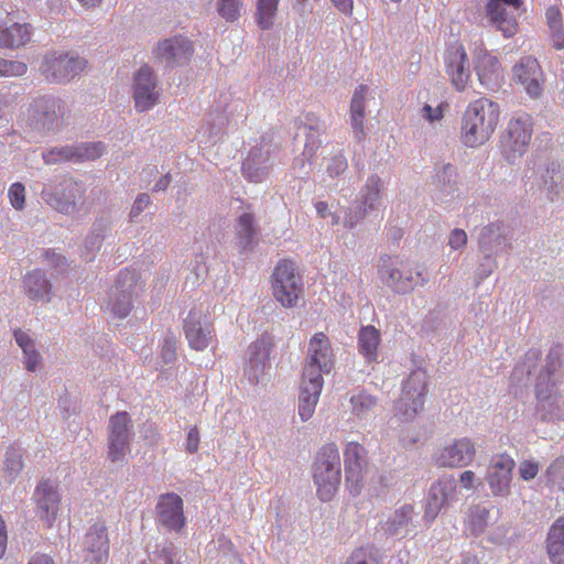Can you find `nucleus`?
<instances>
[{"label":"nucleus","mask_w":564,"mask_h":564,"mask_svg":"<svg viewBox=\"0 0 564 564\" xmlns=\"http://www.w3.org/2000/svg\"><path fill=\"white\" fill-rule=\"evenodd\" d=\"M132 437L131 419L128 412L119 411L111 415L108 424V458L112 462L123 460L130 453Z\"/></svg>","instance_id":"obj_6"},{"label":"nucleus","mask_w":564,"mask_h":564,"mask_svg":"<svg viewBox=\"0 0 564 564\" xmlns=\"http://www.w3.org/2000/svg\"><path fill=\"white\" fill-rule=\"evenodd\" d=\"M445 105L442 104V105H438L436 108H433L432 106L430 105H425L424 106V112L426 115V118L430 120V121H434V120H440L443 118V107Z\"/></svg>","instance_id":"obj_58"},{"label":"nucleus","mask_w":564,"mask_h":564,"mask_svg":"<svg viewBox=\"0 0 564 564\" xmlns=\"http://www.w3.org/2000/svg\"><path fill=\"white\" fill-rule=\"evenodd\" d=\"M85 561L88 564H106L109 553V539L104 523H95L84 538Z\"/></svg>","instance_id":"obj_21"},{"label":"nucleus","mask_w":564,"mask_h":564,"mask_svg":"<svg viewBox=\"0 0 564 564\" xmlns=\"http://www.w3.org/2000/svg\"><path fill=\"white\" fill-rule=\"evenodd\" d=\"M242 173L251 182H261L264 176V170L254 166V160L248 156L242 163Z\"/></svg>","instance_id":"obj_46"},{"label":"nucleus","mask_w":564,"mask_h":564,"mask_svg":"<svg viewBox=\"0 0 564 564\" xmlns=\"http://www.w3.org/2000/svg\"><path fill=\"white\" fill-rule=\"evenodd\" d=\"M367 193L364 195L362 200V214L364 216L367 213V209H372L379 203L380 199V191H381V181L378 176L373 175L368 178L366 185Z\"/></svg>","instance_id":"obj_40"},{"label":"nucleus","mask_w":564,"mask_h":564,"mask_svg":"<svg viewBox=\"0 0 564 564\" xmlns=\"http://www.w3.org/2000/svg\"><path fill=\"white\" fill-rule=\"evenodd\" d=\"M14 338L25 355V368L34 371L40 364V354L34 349L33 340L21 329L14 332Z\"/></svg>","instance_id":"obj_38"},{"label":"nucleus","mask_w":564,"mask_h":564,"mask_svg":"<svg viewBox=\"0 0 564 564\" xmlns=\"http://www.w3.org/2000/svg\"><path fill=\"white\" fill-rule=\"evenodd\" d=\"M333 368V350L328 337L316 333L308 343L307 357L303 369L304 378L323 379V373Z\"/></svg>","instance_id":"obj_8"},{"label":"nucleus","mask_w":564,"mask_h":564,"mask_svg":"<svg viewBox=\"0 0 564 564\" xmlns=\"http://www.w3.org/2000/svg\"><path fill=\"white\" fill-rule=\"evenodd\" d=\"M31 39V28L19 23L11 13L0 20V47L17 48L25 45Z\"/></svg>","instance_id":"obj_25"},{"label":"nucleus","mask_w":564,"mask_h":564,"mask_svg":"<svg viewBox=\"0 0 564 564\" xmlns=\"http://www.w3.org/2000/svg\"><path fill=\"white\" fill-rule=\"evenodd\" d=\"M456 491V480L453 476H448L434 482L430 489L425 514L429 521H433L441 512L444 506L448 503Z\"/></svg>","instance_id":"obj_24"},{"label":"nucleus","mask_w":564,"mask_h":564,"mask_svg":"<svg viewBox=\"0 0 564 564\" xmlns=\"http://www.w3.org/2000/svg\"><path fill=\"white\" fill-rule=\"evenodd\" d=\"M28 66L18 61L0 58V76H22L26 73Z\"/></svg>","instance_id":"obj_44"},{"label":"nucleus","mask_w":564,"mask_h":564,"mask_svg":"<svg viewBox=\"0 0 564 564\" xmlns=\"http://www.w3.org/2000/svg\"><path fill=\"white\" fill-rule=\"evenodd\" d=\"M444 70L449 83L458 93L470 85L471 70L468 54L462 43L451 44L444 54Z\"/></svg>","instance_id":"obj_9"},{"label":"nucleus","mask_w":564,"mask_h":564,"mask_svg":"<svg viewBox=\"0 0 564 564\" xmlns=\"http://www.w3.org/2000/svg\"><path fill=\"white\" fill-rule=\"evenodd\" d=\"M380 344V332L372 325L364 326L358 334V347L367 361H376Z\"/></svg>","instance_id":"obj_31"},{"label":"nucleus","mask_w":564,"mask_h":564,"mask_svg":"<svg viewBox=\"0 0 564 564\" xmlns=\"http://www.w3.org/2000/svg\"><path fill=\"white\" fill-rule=\"evenodd\" d=\"M322 389L323 379L304 378L302 376L299 395V414L302 421H307L313 416Z\"/></svg>","instance_id":"obj_28"},{"label":"nucleus","mask_w":564,"mask_h":564,"mask_svg":"<svg viewBox=\"0 0 564 564\" xmlns=\"http://www.w3.org/2000/svg\"><path fill=\"white\" fill-rule=\"evenodd\" d=\"M546 552L553 564H564V517L558 518L550 528Z\"/></svg>","instance_id":"obj_30"},{"label":"nucleus","mask_w":564,"mask_h":564,"mask_svg":"<svg viewBox=\"0 0 564 564\" xmlns=\"http://www.w3.org/2000/svg\"><path fill=\"white\" fill-rule=\"evenodd\" d=\"M4 465L10 476L18 474L23 467L21 455L13 451L10 452L6 458Z\"/></svg>","instance_id":"obj_50"},{"label":"nucleus","mask_w":564,"mask_h":564,"mask_svg":"<svg viewBox=\"0 0 564 564\" xmlns=\"http://www.w3.org/2000/svg\"><path fill=\"white\" fill-rule=\"evenodd\" d=\"M489 510L479 506L469 509L467 530L474 534H481L488 524Z\"/></svg>","instance_id":"obj_39"},{"label":"nucleus","mask_w":564,"mask_h":564,"mask_svg":"<svg viewBox=\"0 0 564 564\" xmlns=\"http://www.w3.org/2000/svg\"><path fill=\"white\" fill-rule=\"evenodd\" d=\"M271 341L268 337H261L249 346V371L251 376L258 378L264 372L269 361Z\"/></svg>","instance_id":"obj_29"},{"label":"nucleus","mask_w":564,"mask_h":564,"mask_svg":"<svg viewBox=\"0 0 564 564\" xmlns=\"http://www.w3.org/2000/svg\"><path fill=\"white\" fill-rule=\"evenodd\" d=\"M280 0H257L256 21L261 30L273 26Z\"/></svg>","instance_id":"obj_37"},{"label":"nucleus","mask_w":564,"mask_h":564,"mask_svg":"<svg viewBox=\"0 0 564 564\" xmlns=\"http://www.w3.org/2000/svg\"><path fill=\"white\" fill-rule=\"evenodd\" d=\"M381 272L387 274V284L397 292H408L425 281V270L420 265L409 268L408 264L401 263V268L384 269L383 264Z\"/></svg>","instance_id":"obj_22"},{"label":"nucleus","mask_w":564,"mask_h":564,"mask_svg":"<svg viewBox=\"0 0 564 564\" xmlns=\"http://www.w3.org/2000/svg\"><path fill=\"white\" fill-rule=\"evenodd\" d=\"M193 51L188 40L177 36L160 42L155 48V55L167 64H181L191 58Z\"/></svg>","instance_id":"obj_27"},{"label":"nucleus","mask_w":564,"mask_h":564,"mask_svg":"<svg viewBox=\"0 0 564 564\" xmlns=\"http://www.w3.org/2000/svg\"><path fill=\"white\" fill-rule=\"evenodd\" d=\"M347 169V162L343 156L334 158L332 164L327 167L330 176H337Z\"/></svg>","instance_id":"obj_55"},{"label":"nucleus","mask_w":564,"mask_h":564,"mask_svg":"<svg viewBox=\"0 0 564 564\" xmlns=\"http://www.w3.org/2000/svg\"><path fill=\"white\" fill-rule=\"evenodd\" d=\"M491 234H495V226L491 225V226H488L486 228L482 229V232L480 235V239H479V242L480 245H484L486 242V239L491 235Z\"/></svg>","instance_id":"obj_63"},{"label":"nucleus","mask_w":564,"mask_h":564,"mask_svg":"<svg viewBox=\"0 0 564 564\" xmlns=\"http://www.w3.org/2000/svg\"><path fill=\"white\" fill-rule=\"evenodd\" d=\"M87 67V61L74 53L53 52L47 54L40 67L51 83H67Z\"/></svg>","instance_id":"obj_4"},{"label":"nucleus","mask_w":564,"mask_h":564,"mask_svg":"<svg viewBox=\"0 0 564 564\" xmlns=\"http://www.w3.org/2000/svg\"><path fill=\"white\" fill-rule=\"evenodd\" d=\"M9 199L15 209H22L25 202V188L21 183H14L9 188Z\"/></svg>","instance_id":"obj_45"},{"label":"nucleus","mask_w":564,"mask_h":564,"mask_svg":"<svg viewBox=\"0 0 564 564\" xmlns=\"http://www.w3.org/2000/svg\"><path fill=\"white\" fill-rule=\"evenodd\" d=\"M101 1L102 0H78V2L87 9L98 7L101 3Z\"/></svg>","instance_id":"obj_64"},{"label":"nucleus","mask_w":564,"mask_h":564,"mask_svg":"<svg viewBox=\"0 0 564 564\" xmlns=\"http://www.w3.org/2000/svg\"><path fill=\"white\" fill-rule=\"evenodd\" d=\"M104 152L101 142L83 143L78 147H65L59 150L48 152L44 159L46 163H56L62 160H95Z\"/></svg>","instance_id":"obj_26"},{"label":"nucleus","mask_w":564,"mask_h":564,"mask_svg":"<svg viewBox=\"0 0 564 564\" xmlns=\"http://www.w3.org/2000/svg\"><path fill=\"white\" fill-rule=\"evenodd\" d=\"M539 471V464L533 460H524L519 466V474L523 480L533 479Z\"/></svg>","instance_id":"obj_49"},{"label":"nucleus","mask_w":564,"mask_h":564,"mask_svg":"<svg viewBox=\"0 0 564 564\" xmlns=\"http://www.w3.org/2000/svg\"><path fill=\"white\" fill-rule=\"evenodd\" d=\"M33 501L36 516L47 528H51L57 518L61 506L57 486L50 479H42L34 489Z\"/></svg>","instance_id":"obj_15"},{"label":"nucleus","mask_w":564,"mask_h":564,"mask_svg":"<svg viewBox=\"0 0 564 564\" xmlns=\"http://www.w3.org/2000/svg\"><path fill=\"white\" fill-rule=\"evenodd\" d=\"M412 514V506L401 507L393 513V516H391L386 522L381 524L382 531L388 535L403 536L408 533V528L410 525Z\"/></svg>","instance_id":"obj_32"},{"label":"nucleus","mask_w":564,"mask_h":564,"mask_svg":"<svg viewBox=\"0 0 564 564\" xmlns=\"http://www.w3.org/2000/svg\"><path fill=\"white\" fill-rule=\"evenodd\" d=\"M24 289L32 301H50L51 284L40 271H32L24 276Z\"/></svg>","instance_id":"obj_33"},{"label":"nucleus","mask_w":564,"mask_h":564,"mask_svg":"<svg viewBox=\"0 0 564 564\" xmlns=\"http://www.w3.org/2000/svg\"><path fill=\"white\" fill-rule=\"evenodd\" d=\"M28 564H55V563H54L53 558L50 557L48 555L36 553L30 558Z\"/></svg>","instance_id":"obj_61"},{"label":"nucleus","mask_w":564,"mask_h":564,"mask_svg":"<svg viewBox=\"0 0 564 564\" xmlns=\"http://www.w3.org/2000/svg\"><path fill=\"white\" fill-rule=\"evenodd\" d=\"M333 6L343 14L351 15L354 11V0H330Z\"/></svg>","instance_id":"obj_56"},{"label":"nucleus","mask_w":564,"mask_h":564,"mask_svg":"<svg viewBox=\"0 0 564 564\" xmlns=\"http://www.w3.org/2000/svg\"><path fill=\"white\" fill-rule=\"evenodd\" d=\"M340 456L335 443H326L317 452L313 478L323 501L333 498L340 484Z\"/></svg>","instance_id":"obj_2"},{"label":"nucleus","mask_w":564,"mask_h":564,"mask_svg":"<svg viewBox=\"0 0 564 564\" xmlns=\"http://www.w3.org/2000/svg\"><path fill=\"white\" fill-rule=\"evenodd\" d=\"M199 443H200L199 431H198V427L195 425V426L191 427L187 433L186 451L189 454L196 453L199 448Z\"/></svg>","instance_id":"obj_51"},{"label":"nucleus","mask_w":564,"mask_h":564,"mask_svg":"<svg viewBox=\"0 0 564 564\" xmlns=\"http://www.w3.org/2000/svg\"><path fill=\"white\" fill-rule=\"evenodd\" d=\"M302 280L295 263L289 259L280 260L272 273L274 299L284 307H293L302 293Z\"/></svg>","instance_id":"obj_3"},{"label":"nucleus","mask_w":564,"mask_h":564,"mask_svg":"<svg viewBox=\"0 0 564 564\" xmlns=\"http://www.w3.org/2000/svg\"><path fill=\"white\" fill-rule=\"evenodd\" d=\"M138 288V278L134 271L121 270L110 293L108 307L110 312L123 318L132 307V299Z\"/></svg>","instance_id":"obj_13"},{"label":"nucleus","mask_w":564,"mask_h":564,"mask_svg":"<svg viewBox=\"0 0 564 564\" xmlns=\"http://www.w3.org/2000/svg\"><path fill=\"white\" fill-rule=\"evenodd\" d=\"M547 480L564 491V456L556 458L546 470Z\"/></svg>","instance_id":"obj_43"},{"label":"nucleus","mask_w":564,"mask_h":564,"mask_svg":"<svg viewBox=\"0 0 564 564\" xmlns=\"http://www.w3.org/2000/svg\"><path fill=\"white\" fill-rule=\"evenodd\" d=\"M513 468L514 460L511 456L507 454L491 456L487 467L486 480L494 496L509 494Z\"/></svg>","instance_id":"obj_17"},{"label":"nucleus","mask_w":564,"mask_h":564,"mask_svg":"<svg viewBox=\"0 0 564 564\" xmlns=\"http://www.w3.org/2000/svg\"><path fill=\"white\" fill-rule=\"evenodd\" d=\"M61 102L52 97H39L34 99L33 104L30 106L29 112L37 121L51 120L53 117H56V111H61Z\"/></svg>","instance_id":"obj_36"},{"label":"nucleus","mask_w":564,"mask_h":564,"mask_svg":"<svg viewBox=\"0 0 564 564\" xmlns=\"http://www.w3.org/2000/svg\"><path fill=\"white\" fill-rule=\"evenodd\" d=\"M346 488L354 497L364 487V469L367 466V449L358 442H348L344 448Z\"/></svg>","instance_id":"obj_12"},{"label":"nucleus","mask_w":564,"mask_h":564,"mask_svg":"<svg viewBox=\"0 0 564 564\" xmlns=\"http://www.w3.org/2000/svg\"><path fill=\"white\" fill-rule=\"evenodd\" d=\"M184 335L188 346L197 351L205 350L215 339V330L212 322L200 310L189 311L184 321Z\"/></svg>","instance_id":"obj_14"},{"label":"nucleus","mask_w":564,"mask_h":564,"mask_svg":"<svg viewBox=\"0 0 564 564\" xmlns=\"http://www.w3.org/2000/svg\"><path fill=\"white\" fill-rule=\"evenodd\" d=\"M150 205V197L147 194H140L137 199L134 200V204L131 208L130 216L137 217L140 215L144 208H147Z\"/></svg>","instance_id":"obj_54"},{"label":"nucleus","mask_w":564,"mask_h":564,"mask_svg":"<svg viewBox=\"0 0 564 564\" xmlns=\"http://www.w3.org/2000/svg\"><path fill=\"white\" fill-rule=\"evenodd\" d=\"M368 93L366 85H359L352 95L350 102V118L356 137L360 139L364 135L365 100Z\"/></svg>","instance_id":"obj_34"},{"label":"nucleus","mask_w":564,"mask_h":564,"mask_svg":"<svg viewBox=\"0 0 564 564\" xmlns=\"http://www.w3.org/2000/svg\"><path fill=\"white\" fill-rule=\"evenodd\" d=\"M242 0H217V12L227 22H234L240 17Z\"/></svg>","instance_id":"obj_41"},{"label":"nucleus","mask_w":564,"mask_h":564,"mask_svg":"<svg viewBox=\"0 0 564 564\" xmlns=\"http://www.w3.org/2000/svg\"><path fill=\"white\" fill-rule=\"evenodd\" d=\"M513 80L521 85L528 95L538 97L542 91V69L536 58L525 56L512 67Z\"/></svg>","instance_id":"obj_20"},{"label":"nucleus","mask_w":564,"mask_h":564,"mask_svg":"<svg viewBox=\"0 0 564 564\" xmlns=\"http://www.w3.org/2000/svg\"><path fill=\"white\" fill-rule=\"evenodd\" d=\"M162 354L164 358L167 360H172L175 358V341H166L165 346L163 347Z\"/></svg>","instance_id":"obj_62"},{"label":"nucleus","mask_w":564,"mask_h":564,"mask_svg":"<svg viewBox=\"0 0 564 564\" xmlns=\"http://www.w3.org/2000/svg\"><path fill=\"white\" fill-rule=\"evenodd\" d=\"M551 41L555 50L561 51L564 48V29L551 30Z\"/></svg>","instance_id":"obj_57"},{"label":"nucleus","mask_w":564,"mask_h":564,"mask_svg":"<svg viewBox=\"0 0 564 564\" xmlns=\"http://www.w3.org/2000/svg\"><path fill=\"white\" fill-rule=\"evenodd\" d=\"M45 200L56 210L63 214H70L76 209V203L84 195L80 184L73 181H65L55 192H43Z\"/></svg>","instance_id":"obj_23"},{"label":"nucleus","mask_w":564,"mask_h":564,"mask_svg":"<svg viewBox=\"0 0 564 564\" xmlns=\"http://www.w3.org/2000/svg\"><path fill=\"white\" fill-rule=\"evenodd\" d=\"M545 19L550 31L563 28V17L558 7L553 6L547 8Z\"/></svg>","instance_id":"obj_48"},{"label":"nucleus","mask_w":564,"mask_h":564,"mask_svg":"<svg viewBox=\"0 0 564 564\" xmlns=\"http://www.w3.org/2000/svg\"><path fill=\"white\" fill-rule=\"evenodd\" d=\"M460 485L465 489H471L474 487L475 474L473 470H465L459 477Z\"/></svg>","instance_id":"obj_59"},{"label":"nucleus","mask_w":564,"mask_h":564,"mask_svg":"<svg viewBox=\"0 0 564 564\" xmlns=\"http://www.w3.org/2000/svg\"><path fill=\"white\" fill-rule=\"evenodd\" d=\"M476 453V445L471 438L459 437L438 447L433 455V460L440 467L463 468L474 462Z\"/></svg>","instance_id":"obj_7"},{"label":"nucleus","mask_w":564,"mask_h":564,"mask_svg":"<svg viewBox=\"0 0 564 564\" xmlns=\"http://www.w3.org/2000/svg\"><path fill=\"white\" fill-rule=\"evenodd\" d=\"M315 130L313 128H310V134L307 142L305 143L303 155L307 158V160H312L314 156L315 151L319 148L321 141L316 140L315 138Z\"/></svg>","instance_id":"obj_52"},{"label":"nucleus","mask_w":564,"mask_h":564,"mask_svg":"<svg viewBox=\"0 0 564 564\" xmlns=\"http://www.w3.org/2000/svg\"><path fill=\"white\" fill-rule=\"evenodd\" d=\"M159 522L169 531L180 532L186 523L182 498L174 494H164L159 497L156 505Z\"/></svg>","instance_id":"obj_18"},{"label":"nucleus","mask_w":564,"mask_h":564,"mask_svg":"<svg viewBox=\"0 0 564 564\" xmlns=\"http://www.w3.org/2000/svg\"><path fill=\"white\" fill-rule=\"evenodd\" d=\"M350 403L352 405V412L357 415H362L376 406L377 400L370 394L360 392L350 398Z\"/></svg>","instance_id":"obj_42"},{"label":"nucleus","mask_w":564,"mask_h":564,"mask_svg":"<svg viewBox=\"0 0 564 564\" xmlns=\"http://www.w3.org/2000/svg\"><path fill=\"white\" fill-rule=\"evenodd\" d=\"M133 100L138 111L149 110L159 100L156 80L148 65L142 66L134 75Z\"/></svg>","instance_id":"obj_19"},{"label":"nucleus","mask_w":564,"mask_h":564,"mask_svg":"<svg viewBox=\"0 0 564 564\" xmlns=\"http://www.w3.org/2000/svg\"><path fill=\"white\" fill-rule=\"evenodd\" d=\"M532 135L529 117L513 118L508 122L501 139V152L507 161L513 162L527 151Z\"/></svg>","instance_id":"obj_10"},{"label":"nucleus","mask_w":564,"mask_h":564,"mask_svg":"<svg viewBox=\"0 0 564 564\" xmlns=\"http://www.w3.org/2000/svg\"><path fill=\"white\" fill-rule=\"evenodd\" d=\"M500 108L497 102L480 97L466 107L460 127V138L466 147L486 143L499 123Z\"/></svg>","instance_id":"obj_1"},{"label":"nucleus","mask_w":564,"mask_h":564,"mask_svg":"<svg viewBox=\"0 0 564 564\" xmlns=\"http://www.w3.org/2000/svg\"><path fill=\"white\" fill-rule=\"evenodd\" d=\"M521 7L522 0H490L487 4V14L505 37H511L519 30L516 14H519Z\"/></svg>","instance_id":"obj_16"},{"label":"nucleus","mask_w":564,"mask_h":564,"mask_svg":"<svg viewBox=\"0 0 564 564\" xmlns=\"http://www.w3.org/2000/svg\"><path fill=\"white\" fill-rule=\"evenodd\" d=\"M372 549L360 546L354 550L348 557L346 564H369V560L372 558Z\"/></svg>","instance_id":"obj_47"},{"label":"nucleus","mask_w":564,"mask_h":564,"mask_svg":"<svg viewBox=\"0 0 564 564\" xmlns=\"http://www.w3.org/2000/svg\"><path fill=\"white\" fill-rule=\"evenodd\" d=\"M426 392V372L422 370L413 371L404 382L401 398L395 408L404 421L413 419L423 410Z\"/></svg>","instance_id":"obj_5"},{"label":"nucleus","mask_w":564,"mask_h":564,"mask_svg":"<svg viewBox=\"0 0 564 564\" xmlns=\"http://www.w3.org/2000/svg\"><path fill=\"white\" fill-rule=\"evenodd\" d=\"M7 540H8V536H7L6 524H4L2 517L0 516V558L3 556V554L6 552Z\"/></svg>","instance_id":"obj_60"},{"label":"nucleus","mask_w":564,"mask_h":564,"mask_svg":"<svg viewBox=\"0 0 564 564\" xmlns=\"http://www.w3.org/2000/svg\"><path fill=\"white\" fill-rule=\"evenodd\" d=\"M448 243L453 249H460L467 243V235L463 229H454L451 232Z\"/></svg>","instance_id":"obj_53"},{"label":"nucleus","mask_w":564,"mask_h":564,"mask_svg":"<svg viewBox=\"0 0 564 564\" xmlns=\"http://www.w3.org/2000/svg\"><path fill=\"white\" fill-rule=\"evenodd\" d=\"M473 65L480 85L489 90L499 88L503 82L505 70L495 54L485 46H477L473 51Z\"/></svg>","instance_id":"obj_11"},{"label":"nucleus","mask_w":564,"mask_h":564,"mask_svg":"<svg viewBox=\"0 0 564 564\" xmlns=\"http://www.w3.org/2000/svg\"><path fill=\"white\" fill-rule=\"evenodd\" d=\"M235 230L239 247L243 250L249 249L253 245L257 236L254 215L251 213L240 215L237 219Z\"/></svg>","instance_id":"obj_35"}]
</instances>
